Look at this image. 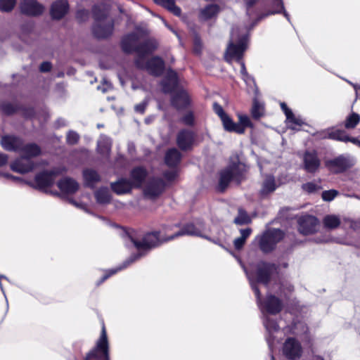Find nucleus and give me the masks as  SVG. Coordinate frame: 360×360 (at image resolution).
Returning <instances> with one entry per match:
<instances>
[{
    "mask_svg": "<svg viewBox=\"0 0 360 360\" xmlns=\"http://www.w3.org/2000/svg\"><path fill=\"white\" fill-rule=\"evenodd\" d=\"M245 273L256 295L257 302L262 314L275 315L278 314L283 307L281 301L274 295H268L266 300L262 302L261 293L257 286V283L268 285L274 274L276 273L275 265L262 262L257 265L255 272H248L245 270Z\"/></svg>",
    "mask_w": 360,
    "mask_h": 360,
    "instance_id": "nucleus-1",
    "label": "nucleus"
},
{
    "mask_svg": "<svg viewBox=\"0 0 360 360\" xmlns=\"http://www.w3.org/2000/svg\"><path fill=\"white\" fill-rule=\"evenodd\" d=\"M204 228L201 224H188L180 228L179 224L165 226L162 232L149 233L145 236L142 241L132 240L135 247L139 250H148L155 248L163 242L173 240L183 236H195L205 237L203 234Z\"/></svg>",
    "mask_w": 360,
    "mask_h": 360,
    "instance_id": "nucleus-2",
    "label": "nucleus"
},
{
    "mask_svg": "<svg viewBox=\"0 0 360 360\" xmlns=\"http://www.w3.org/2000/svg\"><path fill=\"white\" fill-rule=\"evenodd\" d=\"M94 25L93 34L98 39H105L111 36L114 30V20L110 16V7L105 3H100L92 8Z\"/></svg>",
    "mask_w": 360,
    "mask_h": 360,
    "instance_id": "nucleus-3",
    "label": "nucleus"
},
{
    "mask_svg": "<svg viewBox=\"0 0 360 360\" xmlns=\"http://www.w3.org/2000/svg\"><path fill=\"white\" fill-rule=\"evenodd\" d=\"M247 37L243 36L239 37L238 35V30L233 29L231 34V41L227 47L226 52V59L229 61L232 59H236L240 65V73L242 78L245 82H248L245 77H248V73L246 70L244 62L241 60L243 52L247 48Z\"/></svg>",
    "mask_w": 360,
    "mask_h": 360,
    "instance_id": "nucleus-4",
    "label": "nucleus"
},
{
    "mask_svg": "<svg viewBox=\"0 0 360 360\" xmlns=\"http://www.w3.org/2000/svg\"><path fill=\"white\" fill-rule=\"evenodd\" d=\"M244 166L239 162L229 165L219 173L218 189L224 191L232 181L239 184L242 180Z\"/></svg>",
    "mask_w": 360,
    "mask_h": 360,
    "instance_id": "nucleus-5",
    "label": "nucleus"
},
{
    "mask_svg": "<svg viewBox=\"0 0 360 360\" xmlns=\"http://www.w3.org/2000/svg\"><path fill=\"white\" fill-rule=\"evenodd\" d=\"M135 64L138 68L146 70L155 76L160 75L165 68L163 60L158 56L153 57L147 61L145 57L139 56L136 58Z\"/></svg>",
    "mask_w": 360,
    "mask_h": 360,
    "instance_id": "nucleus-6",
    "label": "nucleus"
},
{
    "mask_svg": "<svg viewBox=\"0 0 360 360\" xmlns=\"http://www.w3.org/2000/svg\"><path fill=\"white\" fill-rule=\"evenodd\" d=\"M85 360H110L107 335L104 327L96 347L87 354Z\"/></svg>",
    "mask_w": 360,
    "mask_h": 360,
    "instance_id": "nucleus-7",
    "label": "nucleus"
},
{
    "mask_svg": "<svg viewBox=\"0 0 360 360\" xmlns=\"http://www.w3.org/2000/svg\"><path fill=\"white\" fill-rule=\"evenodd\" d=\"M283 232L280 229H272L266 231L260 238V249L264 252L271 251L276 243L283 239Z\"/></svg>",
    "mask_w": 360,
    "mask_h": 360,
    "instance_id": "nucleus-8",
    "label": "nucleus"
},
{
    "mask_svg": "<svg viewBox=\"0 0 360 360\" xmlns=\"http://www.w3.org/2000/svg\"><path fill=\"white\" fill-rule=\"evenodd\" d=\"M65 172L64 167H58L49 172H43L35 176L34 187L44 189L53 184L55 179Z\"/></svg>",
    "mask_w": 360,
    "mask_h": 360,
    "instance_id": "nucleus-9",
    "label": "nucleus"
},
{
    "mask_svg": "<svg viewBox=\"0 0 360 360\" xmlns=\"http://www.w3.org/2000/svg\"><path fill=\"white\" fill-rule=\"evenodd\" d=\"M166 184L159 178L150 179L143 188V195L146 198L154 200L165 191Z\"/></svg>",
    "mask_w": 360,
    "mask_h": 360,
    "instance_id": "nucleus-10",
    "label": "nucleus"
},
{
    "mask_svg": "<svg viewBox=\"0 0 360 360\" xmlns=\"http://www.w3.org/2000/svg\"><path fill=\"white\" fill-rule=\"evenodd\" d=\"M141 32L136 30L132 33L125 35L121 41L122 49L127 53L136 52L139 55V44L138 41L141 38Z\"/></svg>",
    "mask_w": 360,
    "mask_h": 360,
    "instance_id": "nucleus-11",
    "label": "nucleus"
},
{
    "mask_svg": "<svg viewBox=\"0 0 360 360\" xmlns=\"http://www.w3.org/2000/svg\"><path fill=\"white\" fill-rule=\"evenodd\" d=\"M299 231L304 235L312 234L316 231L319 226L318 219L311 215H305L298 220Z\"/></svg>",
    "mask_w": 360,
    "mask_h": 360,
    "instance_id": "nucleus-12",
    "label": "nucleus"
},
{
    "mask_svg": "<svg viewBox=\"0 0 360 360\" xmlns=\"http://www.w3.org/2000/svg\"><path fill=\"white\" fill-rule=\"evenodd\" d=\"M352 166V163L351 161L343 156H340L326 162V167L333 173L342 172Z\"/></svg>",
    "mask_w": 360,
    "mask_h": 360,
    "instance_id": "nucleus-13",
    "label": "nucleus"
},
{
    "mask_svg": "<svg viewBox=\"0 0 360 360\" xmlns=\"http://www.w3.org/2000/svg\"><path fill=\"white\" fill-rule=\"evenodd\" d=\"M283 353L288 359L295 360L301 356V345L295 338H288L284 343Z\"/></svg>",
    "mask_w": 360,
    "mask_h": 360,
    "instance_id": "nucleus-14",
    "label": "nucleus"
},
{
    "mask_svg": "<svg viewBox=\"0 0 360 360\" xmlns=\"http://www.w3.org/2000/svg\"><path fill=\"white\" fill-rule=\"evenodd\" d=\"M195 140V134L192 131L183 129L176 136V143L182 150H187L192 148Z\"/></svg>",
    "mask_w": 360,
    "mask_h": 360,
    "instance_id": "nucleus-15",
    "label": "nucleus"
},
{
    "mask_svg": "<svg viewBox=\"0 0 360 360\" xmlns=\"http://www.w3.org/2000/svg\"><path fill=\"white\" fill-rule=\"evenodd\" d=\"M21 12L28 15H38L43 13L44 6L35 0H22L20 5Z\"/></svg>",
    "mask_w": 360,
    "mask_h": 360,
    "instance_id": "nucleus-16",
    "label": "nucleus"
},
{
    "mask_svg": "<svg viewBox=\"0 0 360 360\" xmlns=\"http://www.w3.org/2000/svg\"><path fill=\"white\" fill-rule=\"evenodd\" d=\"M317 136L320 139H330L344 142H347L349 141V137L344 131L334 128L327 129L326 130L318 132Z\"/></svg>",
    "mask_w": 360,
    "mask_h": 360,
    "instance_id": "nucleus-17",
    "label": "nucleus"
},
{
    "mask_svg": "<svg viewBox=\"0 0 360 360\" xmlns=\"http://www.w3.org/2000/svg\"><path fill=\"white\" fill-rule=\"evenodd\" d=\"M34 167L33 162L29 158L22 156L15 160L11 165L13 171L22 174L32 171Z\"/></svg>",
    "mask_w": 360,
    "mask_h": 360,
    "instance_id": "nucleus-18",
    "label": "nucleus"
},
{
    "mask_svg": "<svg viewBox=\"0 0 360 360\" xmlns=\"http://www.w3.org/2000/svg\"><path fill=\"white\" fill-rule=\"evenodd\" d=\"M1 146L8 151H20L22 146L20 139L13 136H4L1 140Z\"/></svg>",
    "mask_w": 360,
    "mask_h": 360,
    "instance_id": "nucleus-19",
    "label": "nucleus"
},
{
    "mask_svg": "<svg viewBox=\"0 0 360 360\" xmlns=\"http://www.w3.org/2000/svg\"><path fill=\"white\" fill-rule=\"evenodd\" d=\"M277 187L278 185L276 183L274 176L272 175H266L261 183L259 195L262 197H266L274 192Z\"/></svg>",
    "mask_w": 360,
    "mask_h": 360,
    "instance_id": "nucleus-20",
    "label": "nucleus"
},
{
    "mask_svg": "<svg viewBox=\"0 0 360 360\" xmlns=\"http://www.w3.org/2000/svg\"><path fill=\"white\" fill-rule=\"evenodd\" d=\"M147 171L141 167L133 169L130 174V182L134 188H140L147 176Z\"/></svg>",
    "mask_w": 360,
    "mask_h": 360,
    "instance_id": "nucleus-21",
    "label": "nucleus"
},
{
    "mask_svg": "<svg viewBox=\"0 0 360 360\" xmlns=\"http://www.w3.org/2000/svg\"><path fill=\"white\" fill-rule=\"evenodd\" d=\"M68 8L66 0H58L51 6V15L53 19L59 20L68 13Z\"/></svg>",
    "mask_w": 360,
    "mask_h": 360,
    "instance_id": "nucleus-22",
    "label": "nucleus"
},
{
    "mask_svg": "<svg viewBox=\"0 0 360 360\" xmlns=\"http://www.w3.org/2000/svg\"><path fill=\"white\" fill-rule=\"evenodd\" d=\"M60 190L67 194L75 193L79 189V184L71 178H64L58 182Z\"/></svg>",
    "mask_w": 360,
    "mask_h": 360,
    "instance_id": "nucleus-23",
    "label": "nucleus"
},
{
    "mask_svg": "<svg viewBox=\"0 0 360 360\" xmlns=\"http://www.w3.org/2000/svg\"><path fill=\"white\" fill-rule=\"evenodd\" d=\"M304 168L308 172H315L320 165V161L315 153L307 152L304 156Z\"/></svg>",
    "mask_w": 360,
    "mask_h": 360,
    "instance_id": "nucleus-24",
    "label": "nucleus"
},
{
    "mask_svg": "<svg viewBox=\"0 0 360 360\" xmlns=\"http://www.w3.org/2000/svg\"><path fill=\"white\" fill-rule=\"evenodd\" d=\"M263 323L269 334L266 337V341L270 349L271 350L273 347V338L271 336L274 332L278 331V326L275 321L269 319L267 315H263Z\"/></svg>",
    "mask_w": 360,
    "mask_h": 360,
    "instance_id": "nucleus-25",
    "label": "nucleus"
},
{
    "mask_svg": "<svg viewBox=\"0 0 360 360\" xmlns=\"http://www.w3.org/2000/svg\"><path fill=\"white\" fill-rule=\"evenodd\" d=\"M133 188L130 181L125 179H121L111 184L112 190L118 195L129 193Z\"/></svg>",
    "mask_w": 360,
    "mask_h": 360,
    "instance_id": "nucleus-26",
    "label": "nucleus"
},
{
    "mask_svg": "<svg viewBox=\"0 0 360 360\" xmlns=\"http://www.w3.org/2000/svg\"><path fill=\"white\" fill-rule=\"evenodd\" d=\"M158 47V42L155 39H148L144 43L139 44V56L145 57L146 55L153 53Z\"/></svg>",
    "mask_w": 360,
    "mask_h": 360,
    "instance_id": "nucleus-27",
    "label": "nucleus"
},
{
    "mask_svg": "<svg viewBox=\"0 0 360 360\" xmlns=\"http://www.w3.org/2000/svg\"><path fill=\"white\" fill-rule=\"evenodd\" d=\"M84 184L89 187H94L100 181L101 176L98 173L91 169H86L83 171Z\"/></svg>",
    "mask_w": 360,
    "mask_h": 360,
    "instance_id": "nucleus-28",
    "label": "nucleus"
},
{
    "mask_svg": "<svg viewBox=\"0 0 360 360\" xmlns=\"http://www.w3.org/2000/svg\"><path fill=\"white\" fill-rule=\"evenodd\" d=\"M281 108L284 112L286 116L288 124H289L291 129H295L296 126H301L303 122L300 118H297L294 115L292 110L288 108L285 103H281Z\"/></svg>",
    "mask_w": 360,
    "mask_h": 360,
    "instance_id": "nucleus-29",
    "label": "nucleus"
},
{
    "mask_svg": "<svg viewBox=\"0 0 360 360\" xmlns=\"http://www.w3.org/2000/svg\"><path fill=\"white\" fill-rule=\"evenodd\" d=\"M111 140L106 136H101L98 141V151L102 155L108 158L111 150Z\"/></svg>",
    "mask_w": 360,
    "mask_h": 360,
    "instance_id": "nucleus-30",
    "label": "nucleus"
},
{
    "mask_svg": "<svg viewBox=\"0 0 360 360\" xmlns=\"http://www.w3.org/2000/svg\"><path fill=\"white\" fill-rule=\"evenodd\" d=\"M172 105L177 109L185 108L189 104V97L184 91H181L176 94L172 100Z\"/></svg>",
    "mask_w": 360,
    "mask_h": 360,
    "instance_id": "nucleus-31",
    "label": "nucleus"
},
{
    "mask_svg": "<svg viewBox=\"0 0 360 360\" xmlns=\"http://www.w3.org/2000/svg\"><path fill=\"white\" fill-rule=\"evenodd\" d=\"M181 158V155L176 148H171L165 154V163L169 167H175L179 163Z\"/></svg>",
    "mask_w": 360,
    "mask_h": 360,
    "instance_id": "nucleus-32",
    "label": "nucleus"
},
{
    "mask_svg": "<svg viewBox=\"0 0 360 360\" xmlns=\"http://www.w3.org/2000/svg\"><path fill=\"white\" fill-rule=\"evenodd\" d=\"M19 152L22 153L21 156L31 160L32 158L37 156L40 154L41 149L37 144L34 143H30L27 145L22 144Z\"/></svg>",
    "mask_w": 360,
    "mask_h": 360,
    "instance_id": "nucleus-33",
    "label": "nucleus"
},
{
    "mask_svg": "<svg viewBox=\"0 0 360 360\" xmlns=\"http://www.w3.org/2000/svg\"><path fill=\"white\" fill-rule=\"evenodd\" d=\"M221 122L225 130L228 131L236 132L238 134L244 133L243 126L234 122L229 115L224 116V117L221 119Z\"/></svg>",
    "mask_w": 360,
    "mask_h": 360,
    "instance_id": "nucleus-34",
    "label": "nucleus"
},
{
    "mask_svg": "<svg viewBox=\"0 0 360 360\" xmlns=\"http://www.w3.org/2000/svg\"><path fill=\"white\" fill-rule=\"evenodd\" d=\"M219 12V6L217 4H210L200 10V18L204 20H207L214 18Z\"/></svg>",
    "mask_w": 360,
    "mask_h": 360,
    "instance_id": "nucleus-35",
    "label": "nucleus"
},
{
    "mask_svg": "<svg viewBox=\"0 0 360 360\" xmlns=\"http://www.w3.org/2000/svg\"><path fill=\"white\" fill-rule=\"evenodd\" d=\"M142 255L141 253H139L137 255H133L130 257L128 259H127L122 265H120L119 267H117L115 269H112L109 270L108 273L103 276L102 278V280L98 283H101L104 281H105L108 278H109L110 276L116 274L117 271H121L125 268H127L129 265H130L131 263H133L135 260L141 257Z\"/></svg>",
    "mask_w": 360,
    "mask_h": 360,
    "instance_id": "nucleus-36",
    "label": "nucleus"
},
{
    "mask_svg": "<svg viewBox=\"0 0 360 360\" xmlns=\"http://www.w3.org/2000/svg\"><path fill=\"white\" fill-rule=\"evenodd\" d=\"M340 218L334 214H328L323 219V224L327 229L333 230L337 229L340 225Z\"/></svg>",
    "mask_w": 360,
    "mask_h": 360,
    "instance_id": "nucleus-37",
    "label": "nucleus"
},
{
    "mask_svg": "<svg viewBox=\"0 0 360 360\" xmlns=\"http://www.w3.org/2000/svg\"><path fill=\"white\" fill-rule=\"evenodd\" d=\"M97 202L100 204L108 203L110 200V191L107 188H101L95 193Z\"/></svg>",
    "mask_w": 360,
    "mask_h": 360,
    "instance_id": "nucleus-38",
    "label": "nucleus"
},
{
    "mask_svg": "<svg viewBox=\"0 0 360 360\" xmlns=\"http://www.w3.org/2000/svg\"><path fill=\"white\" fill-rule=\"evenodd\" d=\"M234 222L238 225H244L251 222L249 215L242 209L238 210V214L234 219Z\"/></svg>",
    "mask_w": 360,
    "mask_h": 360,
    "instance_id": "nucleus-39",
    "label": "nucleus"
},
{
    "mask_svg": "<svg viewBox=\"0 0 360 360\" xmlns=\"http://www.w3.org/2000/svg\"><path fill=\"white\" fill-rule=\"evenodd\" d=\"M359 115L357 113L353 112L347 117L345 127L347 129H354L359 124Z\"/></svg>",
    "mask_w": 360,
    "mask_h": 360,
    "instance_id": "nucleus-40",
    "label": "nucleus"
},
{
    "mask_svg": "<svg viewBox=\"0 0 360 360\" xmlns=\"http://www.w3.org/2000/svg\"><path fill=\"white\" fill-rule=\"evenodd\" d=\"M251 112L252 116L254 118H259L264 114V105L262 103H259L257 101L255 100L253 102Z\"/></svg>",
    "mask_w": 360,
    "mask_h": 360,
    "instance_id": "nucleus-41",
    "label": "nucleus"
},
{
    "mask_svg": "<svg viewBox=\"0 0 360 360\" xmlns=\"http://www.w3.org/2000/svg\"><path fill=\"white\" fill-rule=\"evenodd\" d=\"M16 4V0H0V10L4 12L11 11Z\"/></svg>",
    "mask_w": 360,
    "mask_h": 360,
    "instance_id": "nucleus-42",
    "label": "nucleus"
},
{
    "mask_svg": "<svg viewBox=\"0 0 360 360\" xmlns=\"http://www.w3.org/2000/svg\"><path fill=\"white\" fill-rule=\"evenodd\" d=\"M274 6H276L278 9H276L274 11L271 12L270 14L279 13L283 12L284 16L287 18L288 21H290L289 14L285 11L284 6L282 0H275L274 2Z\"/></svg>",
    "mask_w": 360,
    "mask_h": 360,
    "instance_id": "nucleus-43",
    "label": "nucleus"
},
{
    "mask_svg": "<svg viewBox=\"0 0 360 360\" xmlns=\"http://www.w3.org/2000/svg\"><path fill=\"white\" fill-rule=\"evenodd\" d=\"M165 8L167 9L175 15L178 16L181 14V9L179 7L176 6L174 0H168Z\"/></svg>",
    "mask_w": 360,
    "mask_h": 360,
    "instance_id": "nucleus-44",
    "label": "nucleus"
},
{
    "mask_svg": "<svg viewBox=\"0 0 360 360\" xmlns=\"http://www.w3.org/2000/svg\"><path fill=\"white\" fill-rule=\"evenodd\" d=\"M163 176L165 181L170 184L174 181L178 176V172L176 169H172L170 171L165 172L163 174Z\"/></svg>",
    "mask_w": 360,
    "mask_h": 360,
    "instance_id": "nucleus-45",
    "label": "nucleus"
},
{
    "mask_svg": "<svg viewBox=\"0 0 360 360\" xmlns=\"http://www.w3.org/2000/svg\"><path fill=\"white\" fill-rule=\"evenodd\" d=\"M338 191L332 189L323 191L321 196L324 201H331L338 195Z\"/></svg>",
    "mask_w": 360,
    "mask_h": 360,
    "instance_id": "nucleus-46",
    "label": "nucleus"
},
{
    "mask_svg": "<svg viewBox=\"0 0 360 360\" xmlns=\"http://www.w3.org/2000/svg\"><path fill=\"white\" fill-rule=\"evenodd\" d=\"M302 188L307 193H312L319 191L321 187L315 183L308 182L302 185Z\"/></svg>",
    "mask_w": 360,
    "mask_h": 360,
    "instance_id": "nucleus-47",
    "label": "nucleus"
},
{
    "mask_svg": "<svg viewBox=\"0 0 360 360\" xmlns=\"http://www.w3.org/2000/svg\"><path fill=\"white\" fill-rule=\"evenodd\" d=\"M67 142L69 144L74 145L77 143L79 139V134L74 131H70L67 134Z\"/></svg>",
    "mask_w": 360,
    "mask_h": 360,
    "instance_id": "nucleus-48",
    "label": "nucleus"
},
{
    "mask_svg": "<svg viewBox=\"0 0 360 360\" xmlns=\"http://www.w3.org/2000/svg\"><path fill=\"white\" fill-rule=\"evenodd\" d=\"M181 122L188 126H192L194 124V116L193 112H187L182 118Z\"/></svg>",
    "mask_w": 360,
    "mask_h": 360,
    "instance_id": "nucleus-49",
    "label": "nucleus"
},
{
    "mask_svg": "<svg viewBox=\"0 0 360 360\" xmlns=\"http://www.w3.org/2000/svg\"><path fill=\"white\" fill-rule=\"evenodd\" d=\"M239 122L237 123L238 124H241L245 130V127H250L251 125V122L248 116L245 115H238Z\"/></svg>",
    "mask_w": 360,
    "mask_h": 360,
    "instance_id": "nucleus-50",
    "label": "nucleus"
},
{
    "mask_svg": "<svg viewBox=\"0 0 360 360\" xmlns=\"http://www.w3.org/2000/svg\"><path fill=\"white\" fill-rule=\"evenodd\" d=\"M213 109H214V112L219 116L221 120L223 119V117H224V116L227 115L224 112L222 107L217 103H214Z\"/></svg>",
    "mask_w": 360,
    "mask_h": 360,
    "instance_id": "nucleus-51",
    "label": "nucleus"
},
{
    "mask_svg": "<svg viewBox=\"0 0 360 360\" xmlns=\"http://www.w3.org/2000/svg\"><path fill=\"white\" fill-rule=\"evenodd\" d=\"M77 18L80 21H84L89 18V12L86 10H80L77 13Z\"/></svg>",
    "mask_w": 360,
    "mask_h": 360,
    "instance_id": "nucleus-52",
    "label": "nucleus"
},
{
    "mask_svg": "<svg viewBox=\"0 0 360 360\" xmlns=\"http://www.w3.org/2000/svg\"><path fill=\"white\" fill-rule=\"evenodd\" d=\"M168 80L172 86H174L176 84V82H177L176 73L174 71L169 70L168 72Z\"/></svg>",
    "mask_w": 360,
    "mask_h": 360,
    "instance_id": "nucleus-53",
    "label": "nucleus"
},
{
    "mask_svg": "<svg viewBox=\"0 0 360 360\" xmlns=\"http://www.w3.org/2000/svg\"><path fill=\"white\" fill-rule=\"evenodd\" d=\"M245 243V240L244 239H243L240 236L236 238L233 240V245L236 250L241 249L243 248V246L244 245Z\"/></svg>",
    "mask_w": 360,
    "mask_h": 360,
    "instance_id": "nucleus-54",
    "label": "nucleus"
},
{
    "mask_svg": "<svg viewBox=\"0 0 360 360\" xmlns=\"http://www.w3.org/2000/svg\"><path fill=\"white\" fill-rule=\"evenodd\" d=\"M1 110L6 114H11L12 112H13L15 111L14 107L10 103H6V104L2 105Z\"/></svg>",
    "mask_w": 360,
    "mask_h": 360,
    "instance_id": "nucleus-55",
    "label": "nucleus"
},
{
    "mask_svg": "<svg viewBox=\"0 0 360 360\" xmlns=\"http://www.w3.org/2000/svg\"><path fill=\"white\" fill-rule=\"evenodd\" d=\"M240 237L244 239L245 240H246V239L250 236V235L252 233V229H250V228H247V229H240Z\"/></svg>",
    "mask_w": 360,
    "mask_h": 360,
    "instance_id": "nucleus-56",
    "label": "nucleus"
},
{
    "mask_svg": "<svg viewBox=\"0 0 360 360\" xmlns=\"http://www.w3.org/2000/svg\"><path fill=\"white\" fill-rule=\"evenodd\" d=\"M147 105V102L143 101L138 105H136L134 108L135 111L139 113H143Z\"/></svg>",
    "mask_w": 360,
    "mask_h": 360,
    "instance_id": "nucleus-57",
    "label": "nucleus"
},
{
    "mask_svg": "<svg viewBox=\"0 0 360 360\" xmlns=\"http://www.w3.org/2000/svg\"><path fill=\"white\" fill-rule=\"evenodd\" d=\"M111 88V84L107 80L104 79L102 86H98V89L102 91L103 93L106 92Z\"/></svg>",
    "mask_w": 360,
    "mask_h": 360,
    "instance_id": "nucleus-58",
    "label": "nucleus"
},
{
    "mask_svg": "<svg viewBox=\"0 0 360 360\" xmlns=\"http://www.w3.org/2000/svg\"><path fill=\"white\" fill-rule=\"evenodd\" d=\"M39 68L41 72H48L51 68V64L49 62H44L41 64Z\"/></svg>",
    "mask_w": 360,
    "mask_h": 360,
    "instance_id": "nucleus-59",
    "label": "nucleus"
},
{
    "mask_svg": "<svg viewBox=\"0 0 360 360\" xmlns=\"http://www.w3.org/2000/svg\"><path fill=\"white\" fill-rule=\"evenodd\" d=\"M8 157L6 155L0 153V167L5 165L7 162Z\"/></svg>",
    "mask_w": 360,
    "mask_h": 360,
    "instance_id": "nucleus-60",
    "label": "nucleus"
},
{
    "mask_svg": "<svg viewBox=\"0 0 360 360\" xmlns=\"http://www.w3.org/2000/svg\"><path fill=\"white\" fill-rule=\"evenodd\" d=\"M167 1L168 0H153L156 4L160 5L164 8L165 7Z\"/></svg>",
    "mask_w": 360,
    "mask_h": 360,
    "instance_id": "nucleus-61",
    "label": "nucleus"
},
{
    "mask_svg": "<svg viewBox=\"0 0 360 360\" xmlns=\"http://www.w3.org/2000/svg\"><path fill=\"white\" fill-rule=\"evenodd\" d=\"M248 82H245L248 85L255 84L254 79L248 75V77H245Z\"/></svg>",
    "mask_w": 360,
    "mask_h": 360,
    "instance_id": "nucleus-62",
    "label": "nucleus"
},
{
    "mask_svg": "<svg viewBox=\"0 0 360 360\" xmlns=\"http://www.w3.org/2000/svg\"><path fill=\"white\" fill-rule=\"evenodd\" d=\"M257 0H249L247 1V9L248 10L250 7H252L255 3Z\"/></svg>",
    "mask_w": 360,
    "mask_h": 360,
    "instance_id": "nucleus-63",
    "label": "nucleus"
},
{
    "mask_svg": "<svg viewBox=\"0 0 360 360\" xmlns=\"http://www.w3.org/2000/svg\"><path fill=\"white\" fill-rule=\"evenodd\" d=\"M57 123L58 127L64 126L66 124V121L64 119H59L58 120Z\"/></svg>",
    "mask_w": 360,
    "mask_h": 360,
    "instance_id": "nucleus-64",
    "label": "nucleus"
}]
</instances>
